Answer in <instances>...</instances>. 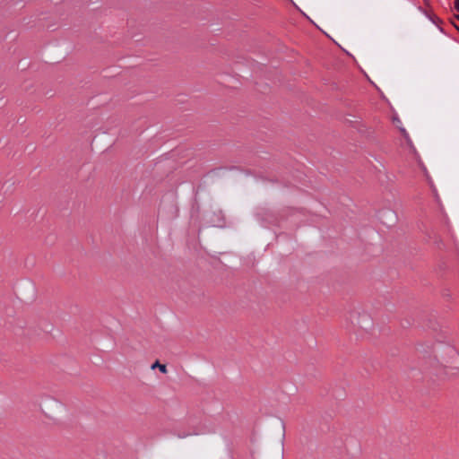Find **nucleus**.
Listing matches in <instances>:
<instances>
[{
	"mask_svg": "<svg viewBox=\"0 0 459 459\" xmlns=\"http://www.w3.org/2000/svg\"><path fill=\"white\" fill-rule=\"evenodd\" d=\"M351 322L354 323V319H357L356 325L359 329H363L365 331L368 330L372 325L371 319L368 314H359V313H352L351 315Z\"/></svg>",
	"mask_w": 459,
	"mask_h": 459,
	"instance_id": "obj_1",
	"label": "nucleus"
},
{
	"mask_svg": "<svg viewBox=\"0 0 459 459\" xmlns=\"http://www.w3.org/2000/svg\"><path fill=\"white\" fill-rule=\"evenodd\" d=\"M158 368V369H160V371L163 374H166L167 373V367L165 364H160L158 360H156L152 365V368L154 369Z\"/></svg>",
	"mask_w": 459,
	"mask_h": 459,
	"instance_id": "obj_2",
	"label": "nucleus"
},
{
	"mask_svg": "<svg viewBox=\"0 0 459 459\" xmlns=\"http://www.w3.org/2000/svg\"><path fill=\"white\" fill-rule=\"evenodd\" d=\"M420 10L421 12H423V13H424L428 17H429V19L430 21H432L434 23H436V24H437L438 22H440L439 18H438V17H437L436 15L428 13H427L426 11H424L421 7H420Z\"/></svg>",
	"mask_w": 459,
	"mask_h": 459,
	"instance_id": "obj_3",
	"label": "nucleus"
},
{
	"mask_svg": "<svg viewBox=\"0 0 459 459\" xmlns=\"http://www.w3.org/2000/svg\"><path fill=\"white\" fill-rule=\"evenodd\" d=\"M401 132H402L403 137L406 139L407 143L411 145V139H410V137L408 135V133L405 131V129H402Z\"/></svg>",
	"mask_w": 459,
	"mask_h": 459,
	"instance_id": "obj_4",
	"label": "nucleus"
},
{
	"mask_svg": "<svg viewBox=\"0 0 459 459\" xmlns=\"http://www.w3.org/2000/svg\"><path fill=\"white\" fill-rule=\"evenodd\" d=\"M455 8L459 11V0H455Z\"/></svg>",
	"mask_w": 459,
	"mask_h": 459,
	"instance_id": "obj_5",
	"label": "nucleus"
},
{
	"mask_svg": "<svg viewBox=\"0 0 459 459\" xmlns=\"http://www.w3.org/2000/svg\"><path fill=\"white\" fill-rule=\"evenodd\" d=\"M429 0H424L425 4H429Z\"/></svg>",
	"mask_w": 459,
	"mask_h": 459,
	"instance_id": "obj_6",
	"label": "nucleus"
}]
</instances>
